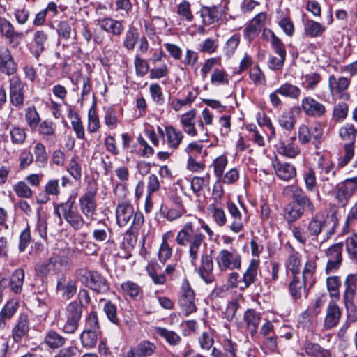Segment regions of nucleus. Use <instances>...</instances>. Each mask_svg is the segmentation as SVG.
Segmentation results:
<instances>
[{
	"mask_svg": "<svg viewBox=\"0 0 357 357\" xmlns=\"http://www.w3.org/2000/svg\"><path fill=\"white\" fill-rule=\"evenodd\" d=\"M154 331L158 335L164 338L171 345H178L181 340V337L174 331L168 330L162 327H155Z\"/></svg>",
	"mask_w": 357,
	"mask_h": 357,
	"instance_id": "f704fd0d",
	"label": "nucleus"
},
{
	"mask_svg": "<svg viewBox=\"0 0 357 357\" xmlns=\"http://www.w3.org/2000/svg\"><path fill=\"white\" fill-rule=\"evenodd\" d=\"M56 289L67 299L71 298L77 291L75 281L62 275L58 279Z\"/></svg>",
	"mask_w": 357,
	"mask_h": 357,
	"instance_id": "5701e85b",
	"label": "nucleus"
},
{
	"mask_svg": "<svg viewBox=\"0 0 357 357\" xmlns=\"http://www.w3.org/2000/svg\"><path fill=\"white\" fill-rule=\"evenodd\" d=\"M100 333L89 330H84L80 335V340L84 347L90 349L95 347L97 343L98 336Z\"/></svg>",
	"mask_w": 357,
	"mask_h": 357,
	"instance_id": "58836bf2",
	"label": "nucleus"
},
{
	"mask_svg": "<svg viewBox=\"0 0 357 357\" xmlns=\"http://www.w3.org/2000/svg\"><path fill=\"white\" fill-rule=\"evenodd\" d=\"M176 13L182 20L188 22H192L194 18L191 11L190 3L185 0L183 1L178 5Z\"/></svg>",
	"mask_w": 357,
	"mask_h": 357,
	"instance_id": "a18cd8bd",
	"label": "nucleus"
},
{
	"mask_svg": "<svg viewBox=\"0 0 357 357\" xmlns=\"http://www.w3.org/2000/svg\"><path fill=\"white\" fill-rule=\"evenodd\" d=\"M227 208L230 216V230L234 233L241 232L243 230L244 224L247 222L248 219L245 208H243L244 211L243 214L237 206L231 202L227 203Z\"/></svg>",
	"mask_w": 357,
	"mask_h": 357,
	"instance_id": "9b49d317",
	"label": "nucleus"
},
{
	"mask_svg": "<svg viewBox=\"0 0 357 357\" xmlns=\"http://www.w3.org/2000/svg\"><path fill=\"white\" fill-rule=\"evenodd\" d=\"M301 108L306 115L312 117L322 116L326 112L322 103L310 96L302 99Z\"/></svg>",
	"mask_w": 357,
	"mask_h": 357,
	"instance_id": "4468645a",
	"label": "nucleus"
},
{
	"mask_svg": "<svg viewBox=\"0 0 357 357\" xmlns=\"http://www.w3.org/2000/svg\"><path fill=\"white\" fill-rule=\"evenodd\" d=\"M195 295L187 280L182 282L179 297V305L182 312L188 316L197 310L195 305Z\"/></svg>",
	"mask_w": 357,
	"mask_h": 357,
	"instance_id": "1a4fd4ad",
	"label": "nucleus"
},
{
	"mask_svg": "<svg viewBox=\"0 0 357 357\" xmlns=\"http://www.w3.org/2000/svg\"><path fill=\"white\" fill-rule=\"evenodd\" d=\"M134 65L136 74L139 77H144L149 71V66L145 59L136 55L134 59Z\"/></svg>",
	"mask_w": 357,
	"mask_h": 357,
	"instance_id": "e2e57ef3",
	"label": "nucleus"
},
{
	"mask_svg": "<svg viewBox=\"0 0 357 357\" xmlns=\"http://www.w3.org/2000/svg\"><path fill=\"white\" fill-rule=\"evenodd\" d=\"M44 342L49 348L55 349L63 347L66 339L57 332L50 330L46 333Z\"/></svg>",
	"mask_w": 357,
	"mask_h": 357,
	"instance_id": "2f4dec72",
	"label": "nucleus"
},
{
	"mask_svg": "<svg viewBox=\"0 0 357 357\" xmlns=\"http://www.w3.org/2000/svg\"><path fill=\"white\" fill-rule=\"evenodd\" d=\"M341 317V310L333 301H331L327 307L326 315L324 319V327L327 329L335 326Z\"/></svg>",
	"mask_w": 357,
	"mask_h": 357,
	"instance_id": "412c9836",
	"label": "nucleus"
},
{
	"mask_svg": "<svg viewBox=\"0 0 357 357\" xmlns=\"http://www.w3.org/2000/svg\"><path fill=\"white\" fill-rule=\"evenodd\" d=\"M326 31V27L312 20H307L304 23L305 34L312 38L319 37Z\"/></svg>",
	"mask_w": 357,
	"mask_h": 357,
	"instance_id": "473e14b6",
	"label": "nucleus"
},
{
	"mask_svg": "<svg viewBox=\"0 0 357 357\" xmlns=\"http://www.w3.org/2000/svg\"><path fill=\"white\" fill-rule=\"evenodd\" d=\"M139 38V33L134 26H130L126 31L123 39V46L128 51L133 50Z\"/></svg>",
	"mask_w": 357,
	"mask_h": 357,
	"instance_id": "c756f323",
	"label": "nucleus"
},
{
	"mask_svg": "<svg viewBox=\"0 0 357 357\" xmlns=\"http://www.w3.org/2000/svg\"><path fill=\"white\" fill-rule=\"evenodd\" d=\"M211 82L213 85H225L229 84V78L227 73L220 69L213 70L211 75Z\"/></svg>",
	"mask_w": 357,
	"mask_h": 357,
	"instance_id": "5fc2aeb1",
	"label": "nucleus"
},
{
	"mask_svg": "<svg viewBox=\"0 0 357 357\" xmlns=\"http://www.w3.org/2000/svg\"><path fill=\"white\" fill-rule=\"evenodd\" d=\"M262 38L269 42L275 54L279 56L286 58V50L284 45L281 40L275 35V33L269 29H264L262 33Z\"/></svg>",
	"mask_w": 357,
	"mask_h": 357,
	"instance_id": "4be33fe9",
	"label": "nucleus"
},
{
	"mask_svg": "<svg viewBox=\"0 0 357 357\" xmlns=\"http://www.w3.org/2000/svg\"><path fill=\"white\" fill-rule=\"evenodd\" d=\"M349 79L344 77H341L337 80L334 75H331L328 79V86L331 94L344 91L349 87Z\"/></svg>",
	"mask_w": 357,
	"mask_h": 357,
	"instance_id": "7c9ffc66",
	"label": "nucleus"
},
{
	"mask_svg": "<svg viewBox=\"0 0 357 357\" xmlns=\"http://www.w3.org/2000/svg\"><path fill=\"white\" fill-rule=\"evenodd\" d=\"M307 280L300 278L297 275L293 276V279L289 283V288L291 296L294 299L300 298L302 294L303 289L305 287Z\"/></svg>",
	"mask_w": 357,
	"mask_h": 357,
	"instance_id": "e433bc0d",
	"label": "nucleus"
},
{
	"mask_svg": "<svg viewBox=\"0 0 357 357\" xmlns=\"http://www.w3.org/2000/svg\"><path fill=\"white\" fill-rule=\"evenodd\" d=\"M167 238L168 234H165L162 236V242L159 249L158 257L160 261L162 262H165L171 257L172 254V250L167 242Z\"/></svg>",
	"mask_w": 357,
	"mask_h": 357,
	"instance_id": "09e8293b",
	"label": "nucleus"
},
{
	"mask_svg": "<svg viewBox=\"0 0 357 357\" xmlns=\"http://www.w3.org/2000/svg\"><path fill=\"white\" fill-rule=\"evenodd\" d=\"M11 142L14 144H22L26 138V131L24 128L13 126L10 130Z\"/></svg>",
	"mask_w": 357,
	"mask_h": 357,
	"instance_id": "603ef678",
	"label": "nucleus"
},
{
	"mask_svg": "<svg viewBox=\"0 0 357 357\" xmlns=\"http://www.w3.org/2000/svg\"><path fill=\"white\" fill-rule=\"evenodd\" d=\"M204 235L199 229H195L192 222H187L176 237V242L181 246L188 245L189 259L193 266H197L199 256L201 255V265L198 273L203 280L208 284L213 278L211 273L213 270V258L205 250Z\"/></svg>",
	"mask_w": 357,
	"mask_h": 357,
	"instance_id": "f257e3e1",
	"label": "nucleus"
},
{
	"mask_svg": "<svg viewBox=\"0 0 357 357\" xmlns=\"http://www.w3.org/2000/svg\"><path fill=\"white\" fill-rule=\"evenodd\" d=\"M116 219L119 227L130 225L132 229H138L144 221L143 214L135 211L133 206L128 201H122L117 204Z\"/></svg>",
	"mask_w": 357,
	"mask_h": 357,
	"instance_id": "20e7f679",
	"label": "nucleus"
},
{
	"mask_svg": "<svg viewBox=\"0 0 357 357\" xmlns=\"http://www.w3.org/2000/svg\"><path fill=\"white\" fill-rule=\"evenodd\" d=\"M227 165V159L225 155L218 157L213 163L214 173L217 178L222 176L225 169Z\"/></svg>",
	"mask_w": 357,
	"mask_h": 357,
	"instance_id": "774afa93",
	"label": "nucleus"
},
{
	"mask_svg": "<svg viewBox=\"0 0 357 357\" xmlns=\"http://www.w3.org/2000/svg\"><path fill=\"white\" fill-rule=\"evenodd\" d=\"M17 70V63L15 62L11 51L6 47H0V73L11 76Z\"/></svg>",
	"mask_w": 357,
	"mask_h": 357,
	"instance_id": "ddd939ff",
	"label": "nucleus"
},
{
	"mask_svg": "<svg viewBox=\"0 0 357 357\" xmlns=\"http://www.w3.org/2000/svg\"><path fill=\"white\" fill-rule=\"evenodd\" d=\"M352 196L353 195L349 191L343 182L337 186L335 198L340 206L344 207L347 205Z\"/></svg>",
	"mask_w": 357,
	"mask_h": 357,
	"instance_id": "a19ab883",
	"label": "nucleus"
},
{
	"mask_svg": "<svg viewBox=\"0 0 357 357\" xmlns=\"http://www.w3.org/2000/svg\"><path fill=\"white\" fill-rule=\"evenodd\" d=\"M100 128V121L96 110L91 108L88 112L87 130L90 133H94Z\"/></svg>",
	"mask_w": 357,
	"mask_h": 357,
	"instance_id": "6e6d98bb",
	"label": "nucleus"
},
{
	"mask_svg": "<svg viewBox=\"0 0 357 357\" xmlns=\"http://www.w3.org/2000/svg\"><path fill=\"white\" fill-rule=\"evenodd\" d=\"M26 84L18 76L9 79V96L10 103L17 109L24 107V92Z\"/></svg>",
	"mask_w": 357,
	"mask_h": 357,
	"instance_id": "9d476101",
	"label": "nucleus"
},
{
	"mask_svg": "<svg viewBox=\"0 0 357 357\" xmlns=\"http://www.w3.org/2000/svg\"><path fill=\"white\" fill-rule=\"evenodd\" d=\"M306 226V231L300 226L292 229L293 236L302 245L307 243V237L317 238L327 227V217L319 211L311 214Z\"/></svg>",
	"mask_w": 357,
	"mask_h": 357,
	"instance_id": "7ed1b4c3",
	"label": "nucleus"
},
{
	"mask_svg": "<svg viewBox=\"0 0 357 357\" xmlns=\"http://www.w3.org/2000/svg\"><path fill=\"white\" fill-rule=\"evenodd\" d=\"M98 188L95 183H89L85 192L79 198V206L83 215L89 220L94 219L97 210L96 196Z\"/></svg>",
	"mask_w": 357,
	"mask_h": 357,
	"instance_id": "0eeeda50",
	"label": "nucleus"
},
{
	"mask_svg": "<svg viewBox=\"0 0 357 357\" xmlns=\"http://www.w3.org/2000/svg\"><path fill=\"white\" fill-rule=\"evenodd\" d=\"M55 212L58 215L60 222H62L63 218L75 230H80L85 225L84 217L78 211L75 201L71 197L66 202L55 207Z\"/></svg>",
	"mask_w": 357,
	"mask_h": 357,
	"instance_id": "39448f33",
	"label": "nucleus"
},
{
	"mask_svg": "<svg viewBox=\"0 0 357 357\" xmlns=\"http://www.w3.org/2000/svg\"><path fill=\"white\" fill-rule=\"evenodd\" d=\"M16 195L22 198H31L33 196V191L24 181H19L13 187Z\"/></svg>",
	"mask_w": 357,
	"mask_h": 357,
	"instance_id": "864d4df0",
	"label": "nucleus"
},
{
	"mask_svg": "<svg viewBox=\"0 0 357 357\" xmlns=\"http://www.w3.org/2000/svg\"><path fill=\"white\" fill-rule=\"evenodd\" d=\"M103 310L108 319L113 324L118 325L119 319L116 314V307L110 301H107L104 305Z\"/></svg>",
	"mask_w": 357,
	"mask_h": 357,
	"instance_id": "bf43d9fd",
	"label": "nucleus"
},
{
	"mask_svg": "<svg viewBox=\"0 0 357 357\" xmlns=\"http://www.w3.org/2000/svg\"><path fill=\"white\" fill-rule=\"evenodd\" d=\"M303 179L306 189L309 192H314L317 187V180L314 170L309 169L305 171L303 174Z\"/></svg>",
	"mask_w": 357,
	"mask_h": 357,
	"instance_id": "69168bd1",
	"label": "nucleus"
},
{
	"mask_svg": "<svg viewBox=\"0 0 357 357\" xmlns=\"http://www.w3.org/2000/svg\"><path fill=\"white\" fill-rule=\"evenodd\" d=\"M157 266V264H149L146 266V271L155 284H163L166 281L165 276L162 273H158Z\"/></svg>",
	"mask_w": 357,
	"mask_h": 357,
	"instance_id": "13d9d810",
	"label": "nucleus"
},
{
	"mask_svg": "<svg viewBox=\"0 0 357 357\" xmlns=\"http://www.w3.org/2000/svg\"><path fill=\"white\" fill-rule=\"evenodd\" d=\"M261 319V314L255 310L249 309L244 313L243 320L245 322L246 327L252 336L255 335L257 332Z\"/></svg>",
	"mask_w": 357,
	"mask_h": 357,
	"instance_id": "b1692460",
	"label": "nucleus"
},
{
	"mask_svg": "<svg viewBox=\"0 0 357 357\" xmlns=\"http://www.w3.org/2000/svg\"><path fill=\"white\" fill-rule=\"evenodd\" d=\"M345 290L343 294V301L347 310L354 305V298L357 289V275L349 274L344 282Z\"/></svg>",
	"mask_w": 357,
	"mask_h": 357,
	"instance_id": "2eb2a0df",
	"label": "nucleus"
},
{
	"mask_svg": "<svg viewBox=\"0 0 357 357\" xmlns=\"http://www.w3.org/2000/svg\"><path fill=\"white\" fill-rule=\"evenodd\" d=\"M76 275L82 284L97 294H105L109 291V283L98 271L81 268L77 271Z\"/></svg>",
	"mask_w": 357,
	"mask_h": 357,
	"instance_id": "423d86ee",
	"label": "nucleus"
},
{
	"mask_svg": "<svg viewBox=\"0 0 357 357\" xmlns=\"http://www.w3.org/2000/svg\"><path fill=\"white\" fill-rule=\"evenodd\" d=\"M219 269L222 271L240 269L241 266V256L238 252L232 248L222 249L215 257Z\"/></svg>",
	"mask_w": 357,
	"mask_h": 357,
	"instance_id": "6e6552de",
	"label": "nucleus"
},
{
	"mask_svg": "<svg viewBox=\"0 0 357 357\" xmlns=\"http://www.w3.org/2000/svg\"><path fill=\"white\" fill-rule=\"evenodd\" d=\"M278 149L279 153L291 158H295L300 153V149L296 144L292 143L284 144L283 142H281Z\"/></svg>",
	"mask_w": 357,
	"mask_h": 357,
	"instance_id": "3c124183",
	"label": "nucleus"
},
{
	"mask_svg": "<svg viewBox=\"0 0 357 357\" xmlns=\"http://www.w3.org/2000/svg\"><path fill=\"white\" fill-rule=\"evenodd\" d=\"M67 171L76 181H78L81 178L82 167L80 164L77 162L76 157H73L70 160L67 167Z\"/></svg>",
	"mask_w": 357,
	"mask_h": 357,
	"instance_id": "680f3d73",
	"label": "nucleus"
},
{
	"mask_svg": "<svg viewBox=\"0 0 357 357\" xmlns=\"http://www.w3.org/2000/svg\"><path fill=\"white\" fill-rule=\"evenodd\" d=\"M48 40L47 33L43 30L36 31L33 34L31 52L36 58H38L45 50Z\"/></svg>",
	"mask_w": 357,
	"mask_h": 357,
	"instance_id": "aec40b11",
	"label": "nucleus"
},
{
	"mask_svg": "<svg viewBox=\"0 0 357 357\" xmlns=\"http://www.w3.org/2000/svg\"><path fill=\"white\" fill-rule=\"evenodd\" d=\"M276 92H279V94L282 96L297 99L300 96L301 91L298 86L286 82L277 89Z\"/></svg>",
	"mask_w": 357,
	"mask_h": 357,
	"instance_id": "4c0bfd02",
	"label": "nucleus"
},
{
	"mask_svg": "<svg viewBox=\"0 0 357 357\" xmlns=\"http://www.w3.org/2000/svg\"><path fill=\"white\" fill-rule=\"evenodd\" d=\"M345 245L350 259L355 260L357 257V235L352 234L348 236L346 239Z\"/></svg>",
	"mask_w": 357,
	"mask_h": 357,
	"instance_id": "4d7b16f0",
	"label": "nucleus"
},
{
	"mask_svg": "<svg viewBox=\"0 0 357 357\" xmlns=\"http://www.w3.org/2000/svg\"><path fill=\"white\" fill-rule=\"evenodd\" d=\"M339 135L344 144H355L357 135V129L352 123H347L342 126L339 130Z\"/></svg>",
	"mask_w": 357,
	"mask_h": 357,
	"instance_id": "c85d7f7f",
	"label": "nucleus"
},
{
	"mask_svg": "<svg viewBox=\"0 0 357 357\" xmlns=\"http://www.w3.org/2000/svg\"><path fill=\"white\" fill-rule=\"evenodd\" d=\"M82 315V305L76 301L69 303L65 310L66 317L80 320Z\"/></svg>",
	"mask_w": 357,
	"mask_h": 357,
	"instance_id": "49530a36",
	"label": "nucleus"
},
{
	"mask_svg": "<svg viewBox=\"0 0 357 357\" xmlns=\"http://www.w3.org/2000/svg\"><path fill=\"white\" fill-rule=\"evenodd\" d=\"M280 126L287 130H291L294 128L296 120L294 113L291 111L284 112L278 117Z\"/></svg>",
	"mask_w": 357,
	"mask_h": 357,
	"instance_id": "c03bdc74",
	"label": "nucleus"
},
{
	"mask_svg": "<svg viewBox=\"0 0 357 357\" xmlns=\"http://www.w3.org/2000/svg\"><path fill=\"white\" fill-rule=\"evenodd\" d=\"M343 243L332 245L326 252L328 261L326 266V273L329 275L335 273L340 267L342 261Z\"/></svg>",
	"mask_w": 357,
	"mask_h": 357,
	"instance_id": "f8f14e48",
	"label": "nucleus"
},
{
	"mask_svg": "<svg viewBox=\"0 0 357 357\" xmlns=\"http://www.w3.org/2000/svg\"><path fill=\"white\" fill-rule=\"evenodd\" d=\"M196 116V110L191 109L181 116V123L184 132L192 137L197 135V131L193 122Z\"/></svg>",
	"mask_w": 357,
	"mask_h": 357,
	"instance_id": "a878e982",
	"label": "nucleus"
},
{
	"mask_svg": "<svg viewBox=\"0 0 357 357\" xmlns=\"http://www.w3.org/2000/svg\"><path fill=\"white\" fill-rule=\"evenodd\" d=\"M165 135L168 146L174 149L179 146L183 139V135L181 131L176 129L172 126L165 128Z\"/></svg>",
	"mask_w": 357,
	"mask_h": 357,
	"instance_id": "cd10ccee",
	"label": "nucleus"
},
{
	"mask_svg": "<svg viewBox=\"0 0 357 357\" xmlns=\"http://www.w3.org/2000/svg\"><path fill=\"white\" fill-rule=\"evenodd\" d=\"M63 260L59 256H53L46 262L38 264L36 271L38 275H47L50 272H59L63 266Z\"/></svg>",
	"mask_w": 357,
	"mask_h": 357,
	"instance_id": "6ab92c4d",
	"label": "nucleus"
},
{
	"mask_svg": "<svg viewBox=\"0 0 357 357\" xmlns=\"http://www.w3.org/2000/svg\"><path fill=\"white\" fill-rule=\"evenodd\" d=\"M36 162L38 167H43L47 162V155L45 146L41 143H37L34 147Z\"/></svg>",
	"mask_w": 357,
	"mask_h": 357,
	"instance_id": "8fccbe9b",
	"label": "nucleus"
},
{
	"mask_svg": "<svg viewBox=\"0 0 357 357\" xmlns=\"http://www.w3.org/2000/svg\"><path fill=\"white\" fill-rule=\"evenodd\" d=\"M259 266V260L255 259L250 260L248 267L243 275L242 283L240 286L241 290L243 291L248 289L257 281Z\"/></svg>",
	"mask_w": 357,
	"mask_h": 357,
	"instance_id": "a211bd4d",
	"label": "nucleus"
},
{
	"mask_svg": "<svg viewBox=\"0 0 357 357\" xmlns=\"http://www.w3.org/2000/svg\"><path fill=\"white\" fill-rule=\"evenodd\" d=\"M121 288L123 293L132 298H135L142 294V287L138 284L132 281L129 280L123 282L121 285Z\"/></svg>",
	"mask_w": 357,
	"mask_h": 357,
	"instance_id": "79ce46f5",
	"label": "nucleus"
},
{
	"mask_svg": "<svg viewBox=\"0 0 357 357\" xmlns=\"http://www.w3.org/2000/svg\"><path fill=\"white\" fill-rule=\"evenodd\" d=\"M276 175L282 180L289 181L296 175V168L289 163H281L276 160L273 162Z\"/></svg>",
	"mask_w": 357,
	"mask_h": 357,
	"instance_id": "393cba45",
	"label": "nucleus"
},
{
	"mask_svg": "<svg viewBox=\"0 0 357 357\" xmlns=\"http://www.w3.org/2000/svg\"><path fill=\"white\" fill-rule=\"evenodd\" d=\"M210 180L209 174H206L205 177L195 176L191 181V188L195 193H197L202 190L204 186L208 184Z\"/></svg>",
	"mask_w": 357,
	"mask_h": 357,
	"instance_id": "338daca9",
	"label": "nucleus"
},
{
	"mask_svg": "<svg viewBox=\"0 0 357 357\" xmlns=\"http://www.w3.org/2000/svg\"><path fill=\"white\" fill-rule=\"evenodd\" d=\"M303 349L308 357H320L327 350L320 344L309 340L305 342Z\"/></svg>",
	"mask_w": 357,
	"mask_h": 357,
	"instance_id": "ea45409f",
	"label": "nucleus"
},
{
	"mask_svg": "<svg viewBox=\"0 0 357 357\" xmlns=\"http://www.w3.org/2000/svg\"><path fill=\"white\" fill-rule=\"evenodd\" d=\"M300 255L298 252H293L289 255L287 263L286 266L287 268L290 271L293 276L296 275L300 272L301 268V257Z\"/></svg>",
	"mask_w": 357,
	"mask_h": 357,
	"instance_id": "37998d69",
	"label": "nucleus"
},
{
	"mask_svg": "<svg viewBox=\"0 0 357 357\" xmlns=\"http://www.w3.org/2000/svg\"><path fill=\"white\" fill-rule=\"evenodd\" d=\"M200 15L202 18V22L204 25H211L218 21L221 16L218 7L203 6L200 10Z\"/></svg>",
	"mask_w": 357,
	"mask_h": 357,
	"instance_id": "bb28decb",
	"label": "nucleus"
},
{
	"mask_svg": "<svg viewBox=\"0 0 357 357\" xmlns=\"http://www.w3.org/2000/svg\"><path fill=\"white\" fill-rule=\"evenodd\" d=\"M97 24L105 31L113 36H119L124 31L123 23L112 17L99 18L96 20Z\"/></svg>",
	"mask_w": 357,
	"mask_h": 357,
	"instance_id": "f3484780",
	"label": "nucleus"
},
{
	"mask_svg": "<svg viewBox=\"0 0 357 357\" xmlns=\"http://www.w3.org/2000/svg\"><path fill=\"white\" fill-rule=\"evenodd\" d=\"M156 347L153 343L149 341H142L136 347L139 357H148L151 356L155 351Z\"/></svg>",
	"mask_w": 357,
	"mask_h": 357,
	"instance_id": "de8ad7c7",
	"label": "nucleus"
},
{
	"mask_svg": "<svg viewBox=\"0 0 357 357\" xmlns=\"http://www.w3.org/2000/svg\"><path fill=\"white\" fill-rule=\"evenodd\" d=\"M24 279V271L22 268L16 269L10 276V289L15 294H20L22 291Z\"/></svg>",
	"mask_w": 357,
	"mask_h": 357,
	"instance_id": "72a5a7b5",
	"label": "nucleus"
},
{
	"mask_svg": "<svg viewBox=\"0 0 357 357\" xmlns=\"http://www.w3.org/2000/svg\"><path fill=\"white\" fill-rule=\"evenodd\" d=\"M208 210L211 213L213 220L218 226L222 227L226 224V215L220 205L211 204L208 206Z\"/></svg>",
	"mask_w": 357,
	"mask_h": 357,
	"instance_id": "c9c22d12",
	"label": "nucleus"
},
{
	"mask_svg": "<svg viewBox=\"0 0 357 357\" xmlns=\"http://www.w3.org/2000/svg\"><path fill=\"white\" fill-rule=\"evenodd\" d=\"M284 194L289 195L294 199L283 208V217L288 223L295 222L305 212L313 214L315 212L314 204L304 190L297 185H288L284 188Z\"/></svg>",
	"mask_w": 357,
	"mask_h": 357,
	"instance_id": "f03ea898",
	"label": "nucleus"
},
{
	"mask_svg": "<svg viewBox=\"0 0 357 357\" xmlns=\"http://www.w3.org/2000/svg\"><path fill=\"white\" fill-rule=\"evenodd\" d=\"M72 117L73 118L71 121L73 130L75 131L78 139H84L85 138V132L81 118L77 113H75Z\"/></svg>",
	"mask_w": 357,
	"mask_h": 357,
	"instance_id": "052dcab7",
	"label": "nucleus"
},
{
	"mask_svg": "<svg viewBox=\"0 0 357 357\" xmlns=\"http://www.w3.org/2000/svg\"><path fill=\"white\" fill-rule=\"evenodd\" d=\"M30 331L29 319L27 314H20L12 330V337L15 342H20L28 335Z\"/></svg>",
	"mask_w": 357,
	"mask_h": 357,
	"instance_id": "dca6fc26",
	"label": "nucleus"
},
{
	"mask_svg": "<svg viewBox=\"0 0 357 357\" xmlns=\"http://www.w3.org/2000/svg\"><path fill=\"white\" fill-rule=\"evenodd\" d=\"M218 47V40L208 38L199 44V50L203 53L213 54Z\"/></svg>",
	"mask_w": 357,
	"mask_h": 357,
	"instance_id": "0e129e2a",
	"label": "nucleus"
}]
</instances>
